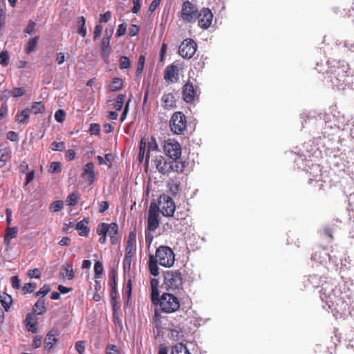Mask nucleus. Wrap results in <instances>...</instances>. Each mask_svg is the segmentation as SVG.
<instances>
[{"mask_svg": "<svg viewBox=\"0 0 354 354\" xmlns=\"http://www.w3.org/2000/svg\"><path fill=\"white\" fill-rule=\"evenodd\" d=\"M327 64V73L330 74V82L334 86L340 88L341 86L349 84V66L345 61L332 59L328 60Z\"/></svg>", "mask_w": 354, "mask_h": 354, "instance_id": "1", "label": "nucleus"}, {"mask_svg": "<svg viewBox=\"0 0 354 354\" xmlns=\"http://www.w3.org/2000/svg\"><path fill=\"white\" fill-rule=\"evenodd\" d=\"M181 17L185 21L198 19V22H212L213 13L207 8H203L198 11L193 3L186 0L182 4Z\"/></svg>", "mask_w": 354, "mask_h": 354, "instance_id": "2", "label": "nucleus"}, {"mask_svg": "<svg viewBox=\"0 0 354 354\" xmlns=\"http://www.w3.org/2000/svg\"><path fill=\"white\" fill-rule=\"evenodd\" d=\"M152 161L156 169L162 175L168 176L171 171L178 172L183 168L178 161L162 156H156Z\"/></svg>", "mask_w": 354, "mask_h": 354, "instance_id": "3", "label": "nucleus"}, {"mask_svg": "<svg viewBox=\"0 0 354 354\" xmlns=\"http://www.w3.org/2000/svg\"><path fill=\"white\" fill-rule=\"evenodd\" d=\"M164 285L167 290L175 291L182 289L183 278L179 270H167L163 274Z\"/></svg>", "mask_w": 354, "mask_h": 354, "instance_id": "4", "label": "nucleus"}, {"mask_svg": "<svg viewBox=\"0 0 354 354\" xmlns=\"http://www.w3.org/2000/svg\"><path fill=\"white\" fill-rule=\"evenodd\" d=\"M154 257L156 259V261L163 267L170 268L175 262V254L169 246H159L156 249Z\"/></svg>", "mask_w": 354, "mask_h": 354, "instance_id": "5", "label": "nucleus"}, {"mask_svg": "<svg viewBox=\"0 0 354 354\" xmlns=\"http://www.w3.org/2000/svg\"><path fill=\"white\" fill-rule=\"evenodd\" d=\"M160 310L165 313H172L180 308V301L177 297L173 294L166 292L160 296L158 304Z\"/></svg>", "mask_w": 354, "mask_h": 354, "instance_id": "6", "label": "nucleus"}, {"mask_svg": "<svg viewBox=\"0 0 354 354\" xmlns=\"http://www.w3.org/2000/svg\"><path fill=\"white\" fill-rule=\"evenodd\" d=\"M157 205L159 206V212H161L163 216L173 217L176 205L170 196L166 194L160 195Z\"/></svg>", "mask_w": 354, "mask_h": 354, "instance_id": "7", "label": "nucleus"}, {"mask_svg": "<svg viewBox=\"0 0 354 354\" xmlns=\"http://www.w3.org/2000/svg\"><path fill=\"white\" fill-rule=\"evenodd\" d=\"M159 206L157 203H151L147 218V230L149 232L155 231L159 226Z\"/></svg>", "mask_w": 354, "mask_h": 354, "instance_id": "8", "label": "nucleus"}, {"mask_svg": "<svg viewBox=\"0 0 354 354\" xmlns=\"http://www.w3.org/2000/svg\"><path fill=\"white\" fill-rule=\"evenodd\" d=\"M186 123L185 115L182 112H176L170 120V129L174 133L181 134L185 129Z\"/></svg>", "mask_w": 354, "mask_h": 354, "instance_id": "9", "label": "nucleus"}, {"mask_svg": "<svg viewBox=\"0 0 354 354\" xmlns=\"http://www.w3.org/2000/svg\"><path fill=\"white\" fill-rule=\"evenodd\" d=\"M197 49L196 43L192 39H185L179 46V55L185 59H190Z\"/></svg>", "mask_w": 354, "mask_h": 354, "instance_id": "10", "label": "nucleus"}, {"mask_svg": "<svg viewBox=\"0 0 354 354\" xmlns=\"http://www.w3.org/2000/svg\"><path fill=\"white\" fill-rule=\"evenodd\" d=\"M165 151L169 156V159L176 160L181 154V148L178 142H167L165 146Z\"/></svg>", "mask_w": 354, "mask_h": 354, "instance_id": "11", "label": "nucleus"}, {"mask_svg": "<svg viewBox=\"0 0 354 354\" xmlns=\"http://www.w3.org/2000/svg\"><path fill=\"white\" fill-rule=\"evenodd\" d=\"M196 91L192 82H187L183 88V98L187 103H192L196 97Z\"/></svg>", "mask_w": 354, "mask_h": 354, "instance_id": "12", "label": "nucleus"}, {"mask_svg": "<svg viewBox=\"0 0 354 354\" xmlns=\"http://www.w3.org/2000/svg\"><path fill=\"white\" fill-rule=\"evenodd\" d=\"M82 177L85 178L89 185L94 183L95 180V173L93 162H89L84 165Z\"/></svg>", "mask_w": 354, "mask_h": 354, "instance_id": "13", "label": "nucleus"}, {"mask_svg": "<svg viewBox=\"0 0 354 354\" xmlns=\"http://www.w3.org/2000/svg\"><path fill=\"white\" fill-rule=\"evenodd\" d=\"M311 259L313 261H317L321 264H324L327 262V260L330 259V256L327 250L322 248L312 255Z\"/></svg>", "mask_w": 354, "mask_h": 354, "instance_id": "14", "label": "nucleus"}, {"mask_svg": "<svg viewBox=\"0 0 354 354\" xmlns=\"http://www.w3.org/2000/svg\"><path fill=\"white\" fill-rule=\"evenodd\" d=\"M57 331L55 329L50 330L45 337L46 348L48 350H50L57 342V338L56 337Z\"/></svg>", "mask_w": 354, "mask_h": 354, "instance_id": "15", "label": "nucleus"}, {"mask_svg": "<svg viewBox=\"0 0 354 354\" xmlns=\"http://www.w3.org/2000/svg\"><path fill=\"white\" fill-rule=\"evenodd\" d=\"M136 234L134 232H130L128 236V240L126 247V254L124 260L127 259L128 257H131L132 250L136 244Z\"/></svg>", "mask_w": 354, "mask_h": 354, "instance_id": "16", "label": "nucleus"}, {"mask_svg": "<svg viewBox=\"0 0 354 354\" xmlns=\"http://www.w3.org/2000/svg\"><path fill=\"white\" fill-rule=\"evenodd\" d=\"M177 67L175 65L167 66L165 71V80L167 82H173L177 78Z\"/></svg>", "mask_w": 354, "mask_h": 354, "instance_id": "17", "label": "nucleus"}, {"mask_svg": "<svg viewBox=\"0 0 354 354\" xmlns=\"http://www.w3.org/2000/svg\"><path fill=\"white\" fill-rule=\"evenodd\" d=\"M111 290L110 297L111 299L113 308V310H115V305H116V299H117L118 292H117V283H116V281H115L114 274H113V276L111 277Z\"/></svg>", "mask_w": 354, "mask_h": 354, "instance_id": "18", "label": "nucleus"}, {"mask_svg": "<svg viewBox=\"0 0 354 354\" xmlns=\"http://www.w3.org/2000/svg\"><path fill=\"white\" fill-rule=\"evenodd\" d=\"M88 220L84 218L76 224L75 229L80 230V235L82 236H86L88 234L89 229L87 226Z\"/></svg>", "mask_w": 354, "mask_h": 354, "instance_id": "19", "label": "nucleus"}, {"mask_svg": "<svg viewBox=\"0 0 354 354\" xmlns=\"http://www.w3.org/2000/svg\"><path fill=\"white\" fill-rule=\"evenodd\" d=\"M26 324L27 330L32 333H37V322L35 320V318L32 315L28 313L26 317Z\"/></svg>", "mask_w": 354, "mask_h": 354, "instance_id": "20", "label": "nucleus"}, {"mask_svg": "<svg viewBox=\"0 0 354 354\" xmlns=\"http://www.w3.org/2000/svg\"><path fill=\"white\" fill-rule=\"evenodd\" d=\"M11 158V151L9 148H3L0 149V167L6 165Z\"/></svg>", "mask_w": 354, "mask_h": 354, "instance_id": "21", "label": "nucleus"}, {"mask_svg": "<svg viewBox=\"0 0 354 354\" xmlns=\"http://www.w3.org/2000/svg\"><path fill=\"white\" fill-rule=\"evenodd\" d=\"M12 302V299L10 295L6 292H2L0 294V303L5 311H8L10 309V305Z\"/></svg>", "mask_w": 354, "mask_h": 354, "instance_id": "22", "label": "nucleus"}, {"mask_svg": "<svg viewBox=\"0 0 354 354\" xmlns=\"http://www.w3.org/2000/svg\"><path fill=\"white\" fill-rule=\"evenodd\" d=\"M147 151L146 153L145 156V162L146 163L149 162V158H150V152L151 151H157L158 149V146L156 143V141L153 137L151 138V140L148 142L147 144Z\"/></svg>", "mask_w": 354, "mask_h": 354, "instance_id": "23", "label": "nucleus"}, {"mask_svg": "<svg viewBox=\"0 0 354 354\" xmlns=\"http://www.w3.org/2000/svg\"><path fill=\"white\" fill-rule=\"evenodd\" d=\"M163 106L167 109L173 108L175 105L174 97L171 93L165 94L162 97Z\"/></svg>", "mask_w": 354, "mask_h": 354, "instance_id": "24", "label": "nucleus"}, {"mask_svg": "<svg viewBox=\"0 0 354 354\" xmlns=\"http://www.w3.org/2000/svg\"><path fill=\"white\" fill-rule=\"evenodd\" d=\"M158 262L156 261V259L153 255H150L149 260V269L150 273L153 276H157L159 274V268L157 265Z\"/></svg>", "mask_w": 354, "mask_h": 354, "instance_id": "25", "label": "nucleus"}, {"mask_svg": "<svg viewBox=\"0 0 354 354\" xmlns=\"http://www.w3.org/2000/svg\"><path fill=\"white\" fill-rule=\"evenodd\" d=\"M111 37V32L108 37H104L102 41V55L103 57H109L110 53L109 42Z\"/></svg>", "mask_w": 354, "mask_h": 354, "instance_id": "26", "label": "nucleus"}, {"mask_svg": "<svg viewBox=\"0 0 354 354\" xmlns=\"http://www.w3.org/2000/svg\"><path fill=\"white\" fill-rule=\"evenodd\" d=\"M61 276L63 278L71 280L74 278V272L71 266L65 264L63 266L62 270L61 271Z\"/></svg>", "mask_w": 354, "mask_h": 354, "instance_id": "27", "label": "nucleus"}, {"mask_svg": "<svg viewBox=\"0 0 354 354\" xmlns=\"http://www.w3.org/2000/svg\"><path fill=\"white\" fill-rule=\"evenodd\" d=\"M17 227H8L4 236L5 244L9 245L11 240L17 236Z\"/></svg>", "mask_w": 354, "mask_h": 354, "instance_id": "28", "label": "nucleus"}, {"mask_svg": "<svg viewBox=\"0 0 354 354\" xmlns=\"http://www.w3.org/2000/svg\"><path fill=\"white\" fill-rule=\"evenodd\" d=\"M178 219H174L172 217L169 218V221L163 224V229L165 231H174L177 230L178 225Z\"/></svg>", "mask_w": 354, "mask_h": 354, "instance_id": "29", "label": "nucleus"}, {"mask_svg": "<svg viewBox=\"0 0 354 354\" xmlns=\"http://www.w3.org/2000/svg\"><path fill=\"white\" fill-rule=\"evenodd\" d=\"M171 354H191L187 346L183 343H178L172 347Z\"/></svg>", "mask_w": 354, "mask_h": 354, "instance_id": "30", "label": "nucleus"}, {"mask_svg": "<svg viewBox=\"0 0 354 354\" xmlns=\"http://www.w3.org/2000/svg\"><path fill=\"white\" fill-rule=\"evenodd\" d=\"M39 37L36 36V37L30 39L28 41V43L26 44V49H25V51L27 54H30L35 50L37 44L39 41Z\"/></svg>", "mask_w": 354, "mask_h": 354, "instance_id": "31", "label": "nucleus"}, {"mask_svg": "<svg viewBox=\"0 0 354 354\" xmlns=\"http://www.w3.org/2000/svg\"><path fill=\"white\" fill-rule=\"evenodd\" d=\"M30 113V109H25L22 110L20 113H18L16 115V121L18 123H24L26 120L29 118Z\"/></svg>", "mask_w": 354, "mask_h": 354, "instance_id": "32", "label": "nucleus"}, {"mask_svg": "<svg viewBox=\"0 0 354 354\" xmlns=\"http://www.w3.org/2000/svg\"><path fill=\"white\" fill-rule=\"evenodd\" d=\"M123 87V81L120 78H113L111 84L109 86V90L111 91H117L122 89Z\"/></svg>", "mask_w": 354, "mask_h": 354, "instance_id": "33", "label": "nucleus"}, {"mask_svg": "<svg viewBox=\"0 0 354 354\" xmlns=\"http://www.w3.org/2000/svg\"><path fill=\"white\" fill-rule=\"evenodd\" d=\"M174 328H171L170 333L172 338H174L175 340H180L183 338V331L179 326H174Z\"/></svg>", "mask_w": 354, "mask_h": 354, "instance_id": "34", "label": "nucleus"}, {"mask_svg": "<svg viewBox=\"0 0 354 354\" xmlns=\"http://www.w3.org/2000/svg\"><path fill=\"white\" fill-rule=\"evenodd\" d=\"M147 147V142L145 138H142L140 143L138 160L142 162L146 156L145 150Z\"/></svg>", "mask_w": 354, "mask_h": 354, "instance_id": "35", "label": "nucleus"}, {"mask_svg": "<svg viewBox=\"0 0 354 354\" xmlns=\"http://www.w3.org/2000/svg\"><path fill=\"white\" fill-rule=\"evenodd\" d=\"M35 311L38 315H41L45 310V301L42 298L39 299L34 305Z\"/></svg>", "mask_w": 354, "mask_h": 354, "instance_id": "36", "label": "nucleus"}, {"mask_svg": "<svg viewBox=\"0 0 354 354\" xmlns=\"http://www.w3.org/2000/svg\"><path fill=\"white\" fill-rule=\"evenodd\" d=\"M103 272L104 267L102 263L100 261H96L94 264L95 278H100Z\"/></svg>", "mask_w": 354, "mask_h": 354, "instance_id": "37", "label": "nucleus"}, {"mask_svg": "<svg viewBox=\"0 0 354 354\" xmlns=\"http://www.w3.org/2000/svg\"><path fill=\"white\" fill-rule=\"evenodd\" d=\"M78 200L79 194L77 192H75L68 196L66 202L68 203V205L74 206L77 203Z\"/></svg>", "mask_w": 354, "mask_h": 354, "instance_id": "38", "label": "nucleus"}, {"mask_svg": "<svg viewBox=\"0 0 354 354\" xmlns=\"http://www.w3.org/2000/svg\"><path fill=\"white\" fill-rule=\"evenodd\" d=\"M125 100V95L120 94L118 95L113 106L116 111H120L123 106Z\"/></svg>", "mask_w": 354, "mask_h": 354, "instance_id": "39", "label": "nucleus"}, {"mask_svg": "<svg viewBox=\"0 0 354 354\" xmlns=\"http://www.w3.org/2000/svg\"><path fill=\"white\" fill-rule=\"evenodd\" d=\"M64 208V202L61 200L54 201L50 205V210L53 212H57Z\"/></svg>", "mask_w": 354, "mask_h": 354, "instance_id": "40", "label": "nucleus"}, {"mask_svg": "<svg viewBox=\"0 0 354 354\" xmlns=\"http://www.w3.org/2000/svg\"><path fill=\"white\" fill-rule=\"evenodd\" d=\"M168 188L172 194L176 195L179 190V184L174 179H170L168 183Z\"/></svg>", "mask_w": 354, "mask_h": 354, "instance_id": "41", "label": "nucleus"}, {"mask_svg": "<svg viewBox=\"0 0 354 354\" xmlns=\"http://www.w3.org/2000/svg\"><path fill=\"white\" fill-rule=\"evenodd\" d=\"M44 105L42 102H37L33 104L30 110V112H32L35 114H38L41 113L44 110Z\"/></svg>", "mask_w": 354, "mask_h": 354, "instance_id": "42", "label": "nucleus"}, {"mask_svg": "<svg viewBox=\"0 0 354 354\" xmlns=\"http://www.w3.org/2000/svg\"><path fill=\"white\" fill-rule=\"evenodd\" d=\"M132 292V282L131 279H129L124 288V297H127V302L129 301Z\"/></svg>", "mask_w": 354, "mask_h": 354, "instance_id": "43", "label": "nucleus"}, {"mask_svg": "<svg viewBox=\"0 0 354 354\" xmlns=\"http://www.w3.org/2000/svg\"><path fill=\"white\" fill-rule=\"evenodd\" d=\"M37 285L35 283H26L22 287L24 294L32 293L35 291Z\"/></svg>", "mask_w": 354, "mask_h": 354, "instance_id": "44", "label": "nucleus"}, {"mask_svg": "<svg viewBox=\"0 0 354 354\" xmlns=\"http://www.w3.org/2000/svg\"><path fill=\"white\" fill-rule=\"evenodd\" d=\"M109 224L108 223H102L101 224H100L97 227V230H96V232L97 234L100 236V235H107V232H109Z\"/></svg>", "mask_w": 354, "mask_h": 354, "instance_id": "45", "label": "nucleus"}, {"mask_svg": "<svg viewBox=\"0 0 354 354\" xmlns=\"http://www.w3.org/2000/svg\"><path fill=\"white\" fill-rule=\"evenodd\" d=\"M151 300L153 304L157 306L160 301V297H159V291L158 288L151 289Z\"/></svg>", "mask_w": 354, "mask_h": 354, "instance_id": "46", "label": "nucleus"}, {"mask_svg": "<svg viewBox=\"0 0 354 354\" xmlns=\"http://www.w3.org/2000/svg\"><path fill=\"white\" fill-rule=\"evenodd\" d=\"M109 232H107V235H109V237L111 236H116L118 232V225L115 223H111L109 224Z\"/></svg>", "mask_w": 354, "mask_h": 354, "instance_id": "47", "label": "nucleus"}, {"mask_svg": "<svg viewBox=\"0 0 354 354\" xmlns=\"http://www.w3.org/2000/svg\"><path fill=\"white\" fill-rule=\"evenodd\" d=\"M75 348L79 354H84L86 348V342L84 341H77L75 344Z\"/></svg>", "mask_w": 354, "mask_h": 354, "instance_id": "48", "label": "nucleus"}, {"mask_svg": "<svg viewBox=\"0 0 354 354\" xmlns=\"http://www.w3.org/2000/svg\"><path fill=\"white\" fill-rule=\"evenodd\" d=\"M65 144L64 142H53L51 144V149L53 151H63L65 149Z\"/></svg>", "mask_w": 354, "mask_h": 354, "instance_id": "49", "label": "nucleus"}, {"mask_svg": "<svg viewBox=\"0 0 354 354\" xmlns=\"http://www.w3.org/2000/svg\"><path fill=\"white\" fill-rule=\"evenodd\" d=\"M131 65L130 60L127 56H122L120 61V67L122 69H127L129 68Z\"/></svg>", "mask_w": 354, "mask_h": 354, "instance_id": "50", "label": "nucleus"}, {"mask_svg": "<svg viewBox=\"0 0 354 354\" xmlns=\"http://www.w3.org/2000/svg\"><path fill=\"white\" fill-rule=\"evenodd\" d=\"M145 56L140 55L139 57L138 63V66H137V68H136L137 75H139L143 71L144 66H145Z\"/></svg>", "mask_w": 354, "mask_h": 354, "instance_id": "51", "label": "nucleus"}, {"mask_svg": "<svg viewBox=\"0 0 354 354\" xmlns=\"http://www.w3.org/2000/svg\"><path fill=\"white\" fill-rule=\"evenodd\" d=\"M9 63V56L6 51L0 53V64L2 66H8Z\"/></svg>", "mask_w": 354, "mask_h": 354, "instance_id": "52", "label": "nucleus"}, {"mask_svg": "<svg viewBox=\"0 0 354 354\" xmlns=\"http://www.w3.org/2000/svg\"><path fill=\"white\" fill-rule=\"evenodd\" d=\"M50 291V287L48 285L45 284V285L43 286V287L41 288H40V290L38 292H37L35 293V296L36 297L41 296V297H44Z\"/></svg>", "mask_w": 354, "mask_h": 354, "instance_id": "53", "label": "nucleus"}, {"mask_svg": "<svg viewBox=\"0 0 354 354\" xmlns=\"http://www.w3.org/2000/svg\"><path fill=\"white\" fill-rule=\"evenodd\" d=\"M66 113L64 110L59 109L55 113V119L58 122H62L65 120Z\"/></svg>", "mask_w": 354, "mask_h": 354, "instance_id": "54", "label": "nucleus"}, {"mask_svg": "<svg viewBox=\"0 0 354 354\" xmlns=\"http://www.w3.org/2000/svg\"><path fill=\"white\" fill-rule=\"evenodd\" d=\"M62 165L59 162H53L50 166V171L51 173H58L61 171Z\"/></svg>", "mask_w": 354, "mask_h": 354, "instance_id": "55", "label": "nucleus"}, {"mask_svg": "<svg viewBox=\"0 0 354 354\" xmlns=\"http://www.w3.org/2000/svg\"><path fill=\"white\" fill-rule=\"evenodd\" d=\"M89 131L91 135H99L100 132V127L98 124L93 123L90 126Z\"/></svg>", "mask_w": 354, "mask_h": 354, "instance_id": "56", "label": "nucleus"}, {"mask_svg": "<svg viewBox=\"0 0 354 354\" xmlns=\"http://www.w3.org/2000/svg\"><path fill=\"white\" fill-rule=\"evenodd\" d=\"M27 274L30 278L40 279L41 277L40 272L37 268L29 270Z\"/></svg>", "mask_w": 354, "mask_h": 354, "instance_id": "57", "label": "nucleus"}, {"mask_svg": "<svg viewBox=\"0 0 354 354\" xmlns=\"http://www.w3.org/2000/svg\"><path fill=\"white\" fill-rule=\"evenodd\" d=\"M10 282H11L12 287L14 289H17V290L19 289V288H20V280H19L18 276H12L10 278Z\"/></svg>", "mask_w": 354, "mask_h": 354, "instance_id": "58", "label": "nucleus"}, {"mask_svg": "<svg viewBox=\"0 0 354 354\" xmlns=\"http://www.w3.org/2000/svg\"><path fill=\"white\" fill-rule=\"evenodd\" d=\"M131 1L133 3L132 12L136 14L140 10V0H131Z\"/></svg>", "mask_w": 354, "mask_h": 354, "instance_id": "59", "label": "nucleus"}, {"mask_svg": "<svg viewBox=\"0 0 354 354\" xmlns=\"http://www.w3.org/2000/svg\"><path fill=\"white\" fill-rule=\"evenodd\" d=\"M6 137H7V139H8L9 140H10L12 142H15L19 140L18 134L16 132L12 131H8L7 133Z\"/></svg>", "mask_w": 354, "mask_h": 354, "instance_id": "60", "label": "nucleus"}, {"mask_svg": "<svg viewBox=\"0 0 354 354\" xmlns=\"http://www.w3.org/2000/svg\"><path fill=\"white\" fill-rule=\"evenodd\" d=\"M42 338L39 335H36L34 337L33 341H32V347L35 348H39L41 346V341Z\"/></svg>", "mask_w": 354, "mask_h": 354, "instance_id": "61", "label": "nucleus"}, {"mask_svg": "<svg viewBox=\"0 0 354 354\" xmlns=\"http://www.w3.org/2000/svg\"><path fill=\"white\" fill-rule=\"evenodd\" d=\"M8 114V105L6 102L2 104L0 107V120L6 117Z\"/></svg>", "mask_w": 354, "mask_h": 354, "instance_id": "62", "label": "nucleus"}, {"mask_svg": "<svg viewBox=\"0 0 354 354\" xmlns=\"http://www.w3.org/2000/svg\"><path fill=\"white\" fill-rule=\"evenodd\" d=\"M109 207V203L107 201H102L99 203V212L102 214Z\"/></svg>", "mask_w": 354, "mask_h": 354, "instance_id": "63", "label": "nucleus"}, {"mask_svg": "<svg viewBox=\"0 0 354 354\" xmlns=\"http://www.w3.org/2000/svg\"><path fill=\"white\" fill-rule=\"evenodd\" d=\"M106 354H120V353L115 345L111 344L106 348Z\"/></svg>", "mask_w": 354, "mask_h": 354, "instance_id": "64", "label": "nucleus"}]
</instances>
